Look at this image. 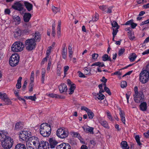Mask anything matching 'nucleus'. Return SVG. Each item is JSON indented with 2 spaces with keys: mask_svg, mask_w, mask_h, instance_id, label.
Returning a JSON list of instances; mask_svg holds the SVG:
<instances>
[{
  "mask_svg": "<svg viewBox=\"0 0 149 149\" xmlns=\"http://www.w3.org/2000/svg\"><path fill=\"white\" fill-rule=\"evenodd\" d=\"M39 130L40 134L42 136L47 137L51 133V129L49 125L47 123H44L40 125Z\"/></svg>",
  "mask_w": 149,
  "mask_h": 149,
  "instance_id": "f257e3e1",
  "label": "nucleus"
},
{
  "mask_svg": "<svg viewBox=\"0 0 149 149\" xmlns=\"http://www.w3.org/2000/svg\"><path fill=\"white\" fill-rule=\"evenodd\" d=\"M36 46V43L34 38L29 39L25 41V47L26 50L31 51L34 49Z\"/></svg>",
  "mask_w": 149,
  "mask_h": 149,
  "instance_id": "f03ea898",
  "label": "nucleus"
},
{
  "mask_svg": "<svg viewBox=\"0 0 149 149\" xmlns=\"http://www.w3.org/2000/svg\"><path fill=\"white\" fill-rule=\"evenodd\" d=\"M24 48V45L23 43L19 41L15 42L11 47V50L14 52H21Z\"/></svg>",
  "mask_w": 149,
  "mask_h": 149,
  "instance_id": "7ed1b4c3",
  "label": "nucleus"
},
{
  "mask_svg": "<svg viewBox=\"0 0 149 149\" xmlns=\"http://www.w3.org/2000/svg\"><path fill=\"white\" fill-rule=\"evenodd\" d=\"M69 134V132L67 129L62 128L58 129L56 132L57 136L61 139H65L67 138Z\"/></svg>",
  "mask_w": 149,
  "mask_h": 149,
  "instance_id": "20e7f679",
  "label": "nucleus"
},
{
  "mask_svg": "<svg viewBox=\"0 0 149 149\" xmlns=\"http://www.w3.org/2000/svg\"><path fill=\"white\" fill-rule=\"evenodd\" d=\"M13 142V139L10 137L8 136L7 138L5 139L4 141L2 142L1 144L4 148L9 149L12 147Z\"/></svg>",
  "mask_w": 149,
  "mask_h": 149,
  "instance_id": "39448f33",
  "label": "nucleus"
},
{
  "mask_svg": "<svg viewBox=\"0 0 149 149\" xmlns=\"http://www.w3.org/2000/svg\"><path fill=\"white\" fill-rule=\"evenodd\" d=\"M139 79L142 83H146L149 79V73L147 71L143 70L140 74Z\"/></svg>",
  "mask_w": 149,
  "mask_h": 149,
  "instance_id": "423d86ee",
  "label": "nucleus"
},
{
  "mask_svg": "<svg viewBox=\"0 0 149 149\" xmlns=\"http://www.w3.org/2000/svg\"><path fill=\"white\" fill-rule=\"evenodd\" d=\"M19 56L17 53L12 54L10 57L9 63L10 65L13 67L17 65L19 61Z\"/></svg>",
  "mask_w": 149,
  "mask_h": 149,
  "instance_id": "0eeeda50",
  "label": "nucleus"
},
{
  "mask_svg": "<svg viewBox=\"0 0 149 149\" xmlns=\"http://www.w3.org/2000/svg\"><path fill=\"white\" fill-rule=\"evenodd\" d=\"M144 95L142 91H140L136 95H133L134 100L137 103H139L144 100Z\"/></svg>",
  "mask_w": 149,
  "mask_h": 149,
  "instance_id": "6e6552de",
  "label": "nucleus"
},
{
  "mask_svg": "<svg viewBox=\"0 0 149 149\" xmlns=\"http://www.w3.org/2000/svg\"><path fill=\"white\" fill-rule=\"evenodd\" d=\"M31 133L29 131H23L21 132L19 135V137L22 141H28V138L31 137Z\"/></svg>",
  "mask_w": 149,
  "mask_h": 149,
  "instance_id": "1a4fd4ad",
  "label": "nucleus"
},
{
  "mask_svg": "<svg viewBox=\"0 0 149 149\" xmlns=\"http://www.w3.org/2000/svg\"><path fill=\"white\" fill-rule=\"evenodd\" d=\"M49 144L48 142L43 141H40L37 148L38 149H48L49 148Z\"/></svg>",
  "mask_w": 149,
  "mask_h": 149,
  "instance_id": "9d476101",
  "label": "nucleus"
},
{
  "mask_svg": "<svg viewBox=\"0 0 149 149\" xmlns=\"http://www.w3.org/2000/svg\"><path fill=\"white\" fill-rule=\"evenodd\" d=\"M28 141L33 143V145L37 148V146L39 143L40 141L39 139L37 137L32 136L28 138Z\"/></svg>",
  "mask_w": 149,
  "mask_h": 149,
  "instance_id": "9b49d317",
  "label": "nucleus"
},
{
  "mask_svg": "<svg viewBox=\"0 0 149 149\" xmlns=\"http://www.w3.org/2000/svg\"><path fill=\"white\" fill-rule=\"evenodd\" d=\"M56 149H71V146L68 143H63L58 145L56 147Z\"/></svg>",
  "mask_w": 149,
  "mask_h": 149,
  "instance_id": "f8f14e48",
  "label": "nucleus"
},
{
  "mask_svg": "<svg viewBox=\"0 0 149 149\" xmlns=\"http://www.w3.org/2000/svg\"><path fill=\"white\" fill-rule=\"evenodd\" d=\"M12 8L18 11H21L23 9L22 4L18 2L15 3L14 5L12 6Z\"/></svg>",
  "mask_w": 149,
  "mask_h": 149,
  "instance_id": "ddd939ff",
  "label": "nucleus"
},
{
  "mask_svg": "<svg viewBox=\"0 0 149 149\" xmlns=\"http://www.w3.org/2000/svg\"><path fill=\"white\" fill-rule=\"evenodd\" d=\"M49 142L50 148H54L58 143V141L53 138L49 139Z\"/></svg>",
  "mask_w": 149,
  "mask_h": 149,
  "instance_id": "4468645a",
  "label": "nucleus"
},
{
  "mask_svg": "<svg viewBox=\"0 0 149 149\" xmlns=\"http://www.w3.org/2000/svg\"><path fill=\"white\" fill-rule=\"evenodd\" d=\"M8 134L7 132L5 131H0V141H1V143L8 136Z\"/></svg>",
  "mask_w": 149,
  "mask_h": 149,
  "instance_id": "2eb2a0df",
  "label": "nucleus"
},
{
  "mask_svg": "<svg viewBox=\"0 0 149 149\" xmlns=\"http://www.w3.org/2000/svg\"><path fill=\"white\" fill-rule=\"evenodd\" d=\"M58 88L59 91L61 93L67 91L68 90L67 86L64 83L61 84L59 86Z\"/></svg>",
  "mask_w": 149,
  "mask_h": 149,
  "instance_id": "dca6fc26",
  "label": "nucleus"
},
{
  "mask_svg": "<svg viewBox=\"0 0 149 149\" xmlns=\"http://www.w3.org/2000/svg\"><path fill=\"white\" fill-rule=\"evenodd\" d=\"M84 131L86 132L89 133L90 134H94L93 130L94 128L93 127L87 126L85 127H83Z\"/></svg>",
  "mask_w": 149,
  "mask_h": 149,
  "instance_id": "f3484780",
  "label": "nucleus"
},
{
  "mask_svg": "<svg viewBox=\"0 0 149 149\" xmlns=\"http://www.w3.org/2000/svg\"><path fill=\"white\" fill-rule=\"evenodd\" d=\"M31 17V14L28 13H25L23 16L24 20L25 22H28L29 21Z\"/></svg>",
  "mask_w": 149,
  "mask_h": 149,
  "instance_id": "a211bd4d",
  "label": "nucleus"
},
{
  "mask_svg": "<svg viewBox=\"0 0 149 149\" xmlns=\"http://www.w3.org/2000/svg\"><path fill=\"white\" fill-rule=\"evenodd\" d=\"M140 110L142 111H145L147 109V103L146 102H141L139 105Z\"/></svg>",
  "mask_w": 149,
  "mask_h": 149,
  "instance_id": "6ab92c4d",
  "label": "nucleus"
},
{
  "mask_svg": "<svg viewBox=\"0 0 149 149\" xmlns=\"http://www.w3.org/2000/svg\"><path fill=\"white\" fill-rule=\"evenodd\" d=\"M111 25L113 27V31H117V33L118 31V29L119 28V26L117 22L115 21H113L111 23Z\"/></svg>",
  "mask_w": 149,
  "mask_h": 149,
  "instance_id": "aec40b11",
  "label": "nucleus"
},
{
  "mask_svg": "<svg viewBox=\"0 0 149 149\" xmlns=\"http://www.w3.org/2000/svg\"><path fill=\"white\" fill-rule=\"evenodd\" d=\"M24 4L28 11H30L32 10L33 5L25 1L24 2Z\"/></svg>",
  "mask_w": 149,
  "mask_h": 149,
  "instance_id": "412c9836",
  "label": "nucleus"
},
{
  "mask_svg": "<svg viewBox=\"0 0 149 149\" xmlns=\"http://www.w3.org/2000/svg\"><path fill=\"white\" fill-rule=\"evenodd\" d=\"M99 123L104 127L107 129L109 128V127L108 125V124L106 121L101 120L99 121Z\"/></svg>",
  "mask_w": 149,
  "mask_h": 149,
  "instance_id": "4be33fe9",
  "label": "nucleus"
},
{
  "mask_svg": "<svg viewBox=\"0 0 149 149\" xmlns=\"http://www.w3.org/2000/svg\"><path fill=\"white\" fill-rule=\"evenodd\" d=\"M22 33V31L19 29H17L14 32V36L15 38H17L20 36Z\"/></svg>",
  "mask_w": 149,
  "mask_h": 149,
  "instance_id": "5701e85b",
  "label": "nucleus"
},
{
  "mask_svg": "<svg viewBox=\"0 0 149 149\" xmlns=\"http://www.w3.org/2000/svg\"><path fill=\"white\" fill-rule=\"evenodd\" d=\"M121 147L123 149H129L127 143L126 141H124L121 142L120 143Z\"/></svg>",
  "mask_w": 149,
  "mask_h": 149,
  "instance_id": "b1692460",
  "label": "nucleus"
},
{
  "mask_svg": "<svg viewBox=\"0 0 149 149\" xmlns=\"http://www.w3.org/2000/svg\"><path fill=\"white\" fill-rule=\"evenodd\" d=\"M23 125L22 123L21 122H19L16 123L15 126V129L16 130H19L22 129Z\"/></svg>",
  "mask_w": 149,
  "mask_h": 149,
  "instance_id": "393cba45",
  "label": "nucleus"
},
{
  "mask_svg": "<svg viewBox=\"0 0 149 149\" xmlns=\"http://www.w3.org/2000/svg\"><path fill=\"white\" fill-rule=\"evenodd\" d=\"M15 149H26V148L24 144L20 143L16 146Z\"/></svg>",
  "mask_w": 149,
  "mask_h": 149,
  "instance_id": "a878e982",
  "label": "nucleus"
},
{
  "mask_svg": "<svg viewBox=\"0 0 149 149\" xmlns=\"http://www.w3.org/2000/svg\"><path fill=\"white\" fill-rule=\"evenodd\" d=\"M34 40L36 42H39L40 40V36L38 32H36L35 34Z\"/></svg>",
  "mask_w": 149,
  "mask_h": 149,
  "instance_id": "bb28decb",
  "label": "nucleus"
},
{
  "mask_svg": "<svg viewBox=\"0 0 149 149\" xmlns=\"http://www.w3.org/2000/svg\"><path fill=\"white\" fill-rule=\"evenodd\" d=\"M75 85L74 84H72L71 85L69 90V94H72L74 93V91L75 89Z\"/></svg>",
  "mask_w": 149,
  "mask_h": 149,
  "instance_id": "cd10ccee",
  "label": "nucleus"
},
{
  "mask_svg": "<svg viewBox=\"0 0 149 149\" xmlns=\"http://www.w3.org/2000/svg\"><path fill=\"white\" fill-rule=\"evenodd\" d=\"M102 60L105 61H111V60L110 57H109L107 54H104L102 56Z\"/></svg>",
  "mask_w": 149,
  "mask_h": 149,
  "instance_id": "c85d7f7f",
  "label": "nucleus"
},
{
  "mask_svg": "<svg viewBox=\"0 0 149 149\" xmlns=\"http://www.w3.org/2000/svg\"><path fill=\"white\" fill-rule=\"evenodd\" d=\"M128 36L130 40H132L133 39L134 37L133 31H128Z\"/></svg>",
  "mask_w": 149,
  "mask_h": 149,
  "instance_id": "c756f323",
  "label": "nucleus"
},
{
  "mask_svg": "<svg viewBox=\"0 0 149 149\" xmlns=\"http://www.w3.org/2000/svg\"><path fill=\"white\" fill-rule=\"evenodd\" d=\"M136 56V55L135 53H133L129 57V58L131 62H133L134 61Z\"/></svg>",
  "mask_w": 149,
  "mask_h": 149,
  "instance_id": "7c9ffc66",
  "label": "nucleus"
},
{
  "mask_svg": "<svg viewBox=\"0 0 149 149\" xmlns=\"http://www.w3.org/2000/svg\"><path fill=\"white\" fill-rule=\"evenodd\" d=\"M24 97L26 99H30L32 101H35L36 99V95L34 94L33 96H25Z\"/></svg>",
  "mask_w": 149,
  "mask_h": 149,
  "instance_id": "2f4dec72",
  "label": "nucleus"
},
{
  "mask_svg": "<svg viewBox=\"0 0 149 149\" xmlns=\"http://www.w3.org/2000/svg\"><path fill=\"white\" fill-rule=\"evenodd\" d=\"M69 53V57L71 58L72 56V54H73V52L72 51V45L70 44L68 47Z\"/></svg>",
  "mask_w": 149,
  "mask_h": 149,
  "instance_id": "473e14b6",
  "label": "nucleus"
},
{
  "mask_svg": "<svg viewBox=\"0 0 149 149\" xmlns=\"http://www.w3.org/2000/svg\"><path fill=\"white\" fill-rule=\"evenodd\" d=\"M8 97L6 93H0V98L3 100V101L7 99Z\"/></svg>",
  "mask_w": 149,
  "mask_h": 149,
  "instance_id": "72a5a7b5",
  "label": "nucleus"
},
{
  "mask_svg": "<svg viewBox=\"0 0 149 149\" xmlns=\"http://www.w3.org/2000/svg\"><path fill=\"white\" fill-rule=\"evenodd\" d=\"M87 113L89 119H91L93 118V117L94 116V114L93 112H92L91 110H90Z\"/></svg>",
  "mask_w": 149,
  "mask_h": 149,
  "instance_id": "f704fd0d",
  "label": "nucleus"
},
{
  "mask_svg": "<svg viewBox=\"0 0 149 149\" xmlns=\"http://www.w3.org/2000/svg\"><path fill=\"white\" fill-rule=\"evenodd\" d=\"M135 139L138 145L139 146L142 145V144L140 142V137L139 135H136L135 137Z\"/></svg>",
  "mask_w": 149,
  "mask_h": 149,
  "instance_id": "c9c22d12",
  "label": "nucleus"
},
{
  "mask_svg": "<svg viewBox=\"0 0 149 149\" xmlns=\"http://www.w3.org/2000/svg\"><path fill=\"white\" fill-rule=\"evenodd\" d=\"M13 19L15 22H17L18 24H19L21 22V18L20 17L18 16L17 17H13Z\"/></svg>",
  "mask_w": 149,
  "mask_h": 149,
  "instance_id": "e433bc0d",
  "label": "nucleus"
},
{
  "mask_svg": "<svg viewBox=\"0 0 149 149\" xmlns=\"http://www.w3.org/2000/svg\"><path fill=\"white\" fill-rule=\"evenodd\" d=\"M97 95H98L97 98L99 100H103L105 97V96L103 94H99L98 93L97 94Z\"/></svg>",
  "mask_w": 149,
  "mask_h": 149,
  "instance_id": "4c0bfd02",
  "label": "nucleus"
},
{
  "mask_svg": "<svg viewBox=\"0 0 149 149\" xmlns=\"http://www.w3.org/2000/svg\"><path fill=\"white\" fill-rule=\"evenodd\" d=\"M5 105H9L11 104V102L8 97L4 101Z\"/></svg>",
  "mask_w": 149,
  "mask_h": 149,
  "instance_id": "58836bf2",
  "label": "nucleus"
},
{
  "mask_svg": "<svg viewBox=\"0 0 149 149\" xmlns=\"http://www.w3.org/2000/svg\"><path fill=\"white\" fill-rule=\"evenodd\" d=\"M66 50L63 49L62 50V56L63 59H65L66 58Z\"/></svg>",
  "mask_w": 149,
  "mask_h": 149,
  "instance_id": "ea45409f",
  "label": "nucleus"
},
{
  "mask_svg": "<svg viewBox=\"0 0 149 149\" xmlns=\"http://www.w3.org/2000/svg\"><path fill=\"white\" fill-rule=\"evenodd\" d=\"M52 9L53 11V12L54 13H56L59 10V8H58L57 7H55L54 6H52Z\"/></svg>",
  "mask_w": 149,
  "mask_h": 149,
  "instance_id": "a19ab883",
  "label": "nucleus"
},
{
  "mask_svg": "<svg viewBox=\"0 0 149 149\" xmlns=\"http://www.w3.org/2000/svg\"><path fill=\"white\" fill-rule=\"evenodd\" d=\"M125 49L124 48H121L119 50L118 53V55L119 56H120L122 55L125 52Z\"/></svg>",
  "mask_w": 149,
  "mask_h": 149,
  "instance_id": "79ce46f5",
  "label": "nucleus"
},
{
  "mask_svg": "<svg viewBox=\"0 0 149 149\" xmlns=\"http://www.w3.org/2000/svg\"><path fill=\"white\" fill-rule=\"evenodd\" d=\"M107 115L108 117V118H109V120L111 121H112L113 120V118L112 117L111 115V113L109 111H108L107 112Z\"/></svg>",
  "mask_w": 149,
  "mask_h": 149,
  "instance_id": "37998d69",
  "label": "nucleus"
},
{
  "mask_svg": "<svg viewBox=\"0 0 149 149\" xmlns=\"http://www.w3.org/2000/svg\"><path fill=\"white\" fill-rule=\"evenodd\" d=\"M107 6L105 5L101 6H99V8L101 10H102L105 12L106 11V9H107Z\"/></svg>",
  "mask_w": 149,
  "mask_h": 149,
  "instance_id": "c03bdc74",
  "label": "nucleus"
},
{
  "mask_svg": "<svg viewBox=\"0 0 149 149\" xmlns=\"http://www.w3.org/2000/svg\"><path fill=\"white\" fill-rule=\"evenodd\" d=\"M121 87V88H124L125 87L127 86V83L126 81H122L120 84Z\"/></svg>",
  "mask_w": 149,
  "mask_h": 149,
  "instance_id": "a18cd8bd",
  "label": "nucleus"
},
{
  "mask_svg": "<svg viewBox=\"0 0 149 149\" xmlns=\"http://www.w3.org/2000/svg\"><path fill=\"white\" fill-rule=\"evenodd\" d=\"M104 90L109 95H111V93L109 88L107 87H104Z\"/></svg>",
  "mask_w": 149,
  "mask_h": 149,
  "instance_id": "49530a36",
  "label": "nucleus"
},
{
  "mask_svg": "<svg viewBox=\"0 0 149 149\" xmlns=\"http://www.w3.org/2000/svg\"><path fill=\"white\" fill-rule=\"evenodd\" d=\"M61 68L58 66L57 68V74L58 76H60L61 73Z\"/></svg>",
  "mask_w": 149,
  "mask_h": 149,
  "instance_id": "de8ad7c7",
  "label": "nucleus"
},
{
  "mask_svg": "<svg viewBox=\"0 0 149 149\" xmlns=\"http://www.w3.org/2000/svg\"><path fill=\"white\" fill-rule=\"evenodd\" d=\"M33 82H32L31 81V82L30 84L29 88V91L30 92H31L33 91Z\"/></svg>",
  "mask_w": 149,
  "mask_h": 149,
  "instance_id": "09e8293b",
  "label": "nucleus"
},
{
  "mask_svg": "<svg viewBox=\"0 0 149 149\" xmlns=\"http://www.w3.org/2000/svg\"><path fill=\"white\" fill-rule=\"evenodd\" d=\"M149 24V19H147V20L142 22L140 24V26L143 25L145 24Z\"/></svg>",
  "mask_w": 149,
  "mask_h": 149,
  "instance_id": "8fccbe9b",
  "label": "nucleus"
},
{
  "mask_svg": "<svg viewBox=\"0 0 149 149\" xmlns=\"http://www.w3.org/2000/svg\"><path fill=\"white\" fill-rule=\"evenodd\" d=\"M47 95L49 97H52L56 98V95L57 94L51 93L49 94H47Z\"/></svg>",
  "mask_w": 149,
  "mask_h": 149,
  "instance_id": "3c124183",
  "label": "nucleus"
},
{
  "mask_svg": "<svg viewBox=\"0 0 149 149\" xmlns=\"http://www.w3.org/2000/svg\"><path fill=\"white\" fill-rule=\"evenodd\" d=\"M97 63L99 65H97V66H98V67H102L104 66H105V65H104V63L103 62H97Z\"/></svg>",
  "mask_w": 149,
  "mask_h": 149,
  "instance_id": "603ef678",
  "label": "nucleus"
},
{
  "mask_svg": "<svg viewBox=\"0 0 149 149\" xmlns=\"http://www.w3.org/2000/svg\"><path fill=\"white\" fill-rule=\"evenodd\" d=\"M69 69V67L68 65H66L64 67V73L65 75L66 73V72L68 71Z\"/></svg>",
  "mask_w": 149,
  "mask_h": 149,
  "instance_id": "864d4df0",
  "label": "nucleus"
},
{
  "mask_svg": "<svg viewBox=\"0 0 149 149\" xmlns=\"http://www.w3.org/2000/svg\"><path fill=\"white\" fill-rule=\"evenodd\" d=\"M79 73V76L80 77L85 78L86 77V76L80 71H78V72Z\"/></svg>",
  "mask_w": 149,
  "mask_h": 149,
  "instance_id": "5fc2aeb1",
  "label": "nucleus"
},
{
  "mask_svg": "<svg viewBox=\"0 0 149 149\" xmlns=\"http://www.w3.org/2000/svg\"><path fill=\"white\" fill-rule=\"evenodd\" d=\"M92 58L93 59L95 60L96 59L98 56V54H97L94 53L92 55Z\"/></svg>",
  "mask_w": 149,
  "mask_h": 149,
  "instance_id": "6e6d98bb",
  "label": "nucleus"
},
{
  "mask_svg": "<svg viewBox=\"0 0 149 149\" xmlns=\"http://www.w3.org/2000/svg\"><path fill=\"white\" fill-rule=\"evenodd\" d=\"M133 22H134V20L133 19H131L130 20L127 21L126 22L125 24V25H131Z\"/></svg>",
  "mask_w": 149,
  "mask_h": 149,
  "instance_id": "4d7b16f0",
  "label": "nucleus"
},
{
  "mask_svg": "<svg viewBox=\"0 0 149 149\" xmlns=\"http://www.w3.org/2000/svg\"><path fill=\"white\" fill-rule=\"evenodd\" d=\"M81 110L85 111L87 112V113L90 110V109H89L87 107L84 106H83L81 107Z\"/></svg>",
  "mask_w": 149,
  "mask_h": 149,
  "instance_id": "13d9d810",
  "label": "nucleus"
},
{
  "mask_svg": "<svg viewBox=\"0 0 149 149\" xmlns=\"http://www.w3.org/2000/svg\"><path fill=\"white\" fill-rule=\"evenodd\" d=\"M134 94L133 95H137V94L139 93V92L138 91V88L137 86L135 87L134 88Z\"/></svg>",
  "mask_w": 149,
  "mask_h": 149,
  "instance_id": "bf43d9fd",
  "label": "nucleus"
},
{
  "mask_svg": "<svg viewBox=\"0 0 149 149\" xmlns=\"http://www.w3.org/2000/svg\"><path fill=\"white\" fill-rule=\"evenodd\" d=\"M27 84V82H26V81H25L24 82V84L22 87V90H24L25 89Z\"/></svg>",
  "mask_w": 149,
  "mask_h": 149,
  "instance_id": "052dcab7",
  "label": "nucleus"
},
{
  "mask_svg": "<svg viewBox=\"0 0 149 149\" xmlns=\"http://www.w3.org/2000/svg\"><path fill=\"white\" fill-rule=\"evenodd\" d=\"M119 114H120V118L123 117H125V114L124 112L122 110H120V111Z\"/></svg>",
  "mask_w": 149,
  "mask_h": 149,
  "instance_id": "680f3d73",
  "label": "nucleus"
},
{
  "mask_svg": "<svg viewBox=\"0 0 149 149\" xmlns=\"http://www.w3.org/2000/svg\"><path fill=\"white\" fill-rule=\"evenodd\" d=\"M24 26L25 28H27L28 29H30L31 27V25L29 23L25 24L24 25Z\"/></svg>",
  "mask_w": 149,
  "mask_h": 149,
  "instance_id": "e2e57ef3",
  "label": "nucleus"
},
{
  "mask_svg": "<svg viewBox=\"0 0 149 149\" xmlns=\"http://www.w3.org/2000/svg\"><path fill=\"white\" fill-rule=\"evenodd\" d=\"M137 26V24L134 23L133 22L131 25V26L132 29H134Z\"/></svg>",
  "mask_w": 149,
  "mask_h": 149,
  "instance_id": "0e129e2a",
  "label": "nucleus"
},
{
  "mask_svg": "<svg viewBox=\"0 0 149 149\" xmlns=\"http://www.w3.org/2000/svg\"><path fill=\"white\" fill-rule=\"evenodd\" d=\"M113 74L118 76H120L122 74V73L121 72L119 71H116L113 73Z\"/></svg>",
  "mask_w": 149,
  "mask_h": 149,
  "instance_id": "69168bd1",
  "label": "nucleus"
},
{
  "mask_svg": "<svg viewBox=\"0 0 149 149\" xmlns=\"http://www.w3.org/2000/svg\"><path fill=\"white\" fill-rule=\"evenodd\" d=\"M4 12H5V13L6 14L9 15L10 13V10L9 9H8V8L6 9L5 10Z\"/></svg>",
  "mask_w": 149,
  "mask_h": 149,
  "instance_id": "338daca9",
  "label": "nucleus"
},
{
  "mask_svg": "<svg viewBox=\"0 0 149 149\" xmlns=\"http://www.w3.org/2000/svg\"><path fill=\"white\" fill-rule=\"evenodd\" d=\"M143 134L146 138H149V130H148L146 133H144Z\"/></svg>",
  "mask_w": 149,
  "mask_h": 149,
  "instance_id": "774afa93",
  "label": "nucleus"
}]
</instances>
